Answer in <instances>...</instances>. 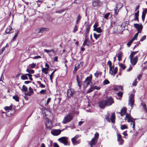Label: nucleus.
Segmentation results:
<instances>
[{"instance_id": "nucleus-1", "label": "nucleus", "mask_w": 147, "mask_h": 147, "mask_svg": "<svg viewBox=\"0 0 147 147\" xmlns=\"http://www.w3.org/2000/svg\"><path fill=\"white\" fill-rule=\"evenodd\" d=\"M127 108L124 107L121 110L120 112L119 113L120 114L121 116L124 115L126 114L125 120H126L127 119V121L128 122H131V125H132V128L133 130L135 129V123L134 120L136 119L133 118L130 115V114L126 113Z\"/></svg>"}, {"instance_id": "nucleus-2", "label": "nucleus", "mask_w": 147, "mask_h": 147, "mask_svg": "<svg viewBox=\"0 0 147 147\" xmlns=\"http://www.w3.org/2000/svg\"><path fill=\"white\" fill-rule=\"evenodd\" d=\"M73 117L71 113H69L66 115L63 119L62 123L66 124L67 122H70L73 119Z\"/></svg>"}, {"instance_id": "nucleus-3", "label": "nucleus", "mask_w": 147, "mask_h": 147, "mask_svg": "<svg viewBox=\"0 0 147 147\" xmlns=\"http://www.w3.org/2000/svg\"><path fill=\"white\" fill-rule=\"evenodd\" d=\"M92 76L90 75L89 76L87 77L83 83V86L84 88H86L90 84V83L91 82L92 80Z\"/></svg>"}, {"instance_id": "nucleus-4", "label": "nucleus", "mask_w": 147, "mask_h": 147, "mask_svg": "<svg viewBox=\"0 0 147 147\" xmlns=\"http://www.w3.org/2000/svg\"><path fill=\"white\" fill-rule=\"evenodd\" d=\"M92 76L90 75L89 76L87 77L83 83V86L84 88H86L90 84V83L91 82L92 80Z\"/></svg>"}, {"instance_id": "nucleus-5", "label": "nucleus", "mask_w": 147, "mask_h": 147, "mask_svg": "<svg viewBox=\"0 0 147 147\" xmlns=\"http://www.w3.org/2000/svg\"><path fill=\"white\" fill-rule=\"evenodd\" d=\"M79 135H77L71 139L72 142L74 145H76L80 142V139H78Z\"/></svg>"}, {"instance_id": "nucleus-6", "label": "nucleus", "mask_w": 147, "mask_h": 147, "mask_svg": "<svg viewBox=\"0 0 147 147\" xmlns=\"http://www.w3.org/2000/svg\"><path fill=\"white\" fill-rule=\"evenodd\" d=\"M84 75L82 73H80L78 75H77L76 76V79L78 85L80 88L81 86V83L82 82V79L84 78Z\"/></svg>"}, {"instance_id": "nucleus-7", "label": "nucleus", "mask_w": 147, "mask_h": 147, "mask_svg": "<svg viewBox=\"0 0 147 147\" xmlns=\"http://www.w3.org/2000/svg\"><path fill=\"white\" fill-rule=\"evenodd\" d=\"M106 100V105L107 106L111 105L113 103H114V101L111 96H107Z\"/></svg>"}, {"instance_id": "nucleus-8", "label": "nucleus", "mask_w": 147, "mask_h": 147, "mask_svg": "<svg viewBox=\"0 0 147 147\" xmlns=\"http://www.w3.org/2000/svg\"><path fill=\"white\" fill-rule=\"evenodd\" d=\"M134 94H131L130 96L129 100V104H130V106L132 108L133 107L134 102Z\"/></svg>"}, {"instance_id": "nucleus-9", "label": "nucleus", "mask_w": 147, "mask_h": 147, "mask_svg": "<svg viewBox=\"0 0 147 147\" xmlns=\"http://www.w3.org/2000/svg\"><path fill=\"white\" fill-rule=\"evenodd\" d=\"M130 59V62L133 65H135L137 63L138 59V57L137 56L135 57H129Z\"/></svg>"}, {"instance_id": "nucleus-10", "label": "nucleus", "mask_w": 147, "mask_h": 147, "mask_svg": "<svg viewBox=\"0 0 147 147\" xmlns=\"http://www.w3.org/2000/svg\"><path fill=\"white\" fill-rule=\"evenodd\" d=\"M67 139L68 138L66 137H61L58 139V140L61 143L64 144L65 145H66L67 144Z\"/></svg>"}, {"instance_id": "nucleus-11", "label": "nucleus", "mask_w": 147, "mask_h": 147, "mask_svg": "<svg viewBox=\"0 0 147 147\" xmlns=\"http://www.w3.org/2000/svg\"><path fill=\"white\" fill-rule=\"evenodd\" d=\"M106 104V100H105L101 101L98 103L99 106L101 109H104L106 106H107Z\"/></svg>"}, {"instance_id": "nucleus-12", "label": "nucleus", "mask_w": 147, "mask_h": 147, "mask_svg": "<svg viewBox=\"0 0 147 147\" xmlns=\"http://www.w3.org/2000/svg\"><path fill=\"white\" fill-rule=\"evenodd\" d=\"M134 26L137 29L138 32L140 33L141 32L142 28V26L141 24H134Z\"/></svg>"}, {"instance_id": "nucleus-13", "label": "nucleus", "mask_w": 147, "mask_h": 147, "mask_svg": "<svg viewBox=\"0 0 147 147\" xmlns=\"http://www.w3.org/2000/svg\"><path fill=\"white\" fill-rule=\"evenodd\" d=\"M64 129H63L62 130L59 129H54L51 131V134L54 136H57L59 135L62 131H63Z\"/></svg>"}, {"instance_id": "nucleus-14", "label": "nucleus", "mask_w": 147, "mask_h": 147, "mask_svg": "<svg viewBox=\"0 0 147 147\" xmlns=\"http://www.w3.org/2000/svg\"><path fill=\"white\" fill-rule=\"evenodd\" d=\"M46 126L47 128L51 129L52 126V121L51 120H48L46 122Z\"/></svg>"}, {"instance_id": "nucleus-15", "label": "nucleus", "mask_w": 147, "mask_h": 147, "mask_svg": "<svg viewBox=\"0 0 147 147\" xmlns=\"http://www.w3.org/2000/svg\"><path fill=\"white\" fill-rule=\"evenodd\" d=\"M74 93V90L72 89H69L67 91V95L68 97L70 98L73 96V94Z\"/></svg>"}, {"instance_id": "nucleus-16", "label": "nucleus", "mask_w": 147, "mask_h": 147, "mask_svg": "<svg viewBox=\"0 0 147 147\" xmlns=\"http://www.w3.org/2000/svg\"><path fill=\"white\" fill-rule=\"evenodd\" d=\"M29 91L27 93H24L26 95L30 96L32 94L34 93V92L32 88L31 87H29Z\"/></svg>"}, {"instance_id": "nucleus-17", "label": "nucleus", "mask_w": 147, "mask_h": 147, "mask_svg": "<svg viewBox=\"0 0 147 147\" xmlns=\"http://www.w3.org/2000/svg\"><path fill=\"white\" fill-rule=\"evenodd\" d=\"M108 64L109 65V73L111 75H113V72L112 69V63L111 61H109L108 62Z\"/></svg>"}, {"instance_id": "nucleus-18", "label": "nucleus", "mask_w": 147, "mask_h": 147, "mask_svg": "<svg viewBox=\"0 0 147 147\" xmlns=\"http://www.w3.org/2000/svg\"><path fill=\"white\" fill-rule=\"evenodd\" d=\"M39 29V30L38 32V33H42L44 32L48 31L49 30L48 28H40Z\"/></svg>"}, {"instance_id": "nucleus-19", "label": "nucleus", "mask_w": 147, "mask_h": 147, "mask_svg": "<svg viewBox=\"0 0 147 147\" xmlns=\"http://www.w3.org/2000/svg\"><path fill=\"white\" fill-rule=\"evenodd\" d=\"M89 42V39L86 36L85 39L84 41L83 44V46H84L85 45H87L88 46H89V45L88 44Z\"/></svg>"}, {"instance_id": "nucleus-20", "label": "nucleus", "mask_w": 147, "mask_h": 147, "mask_svg": "<svg viewBox=\"0 0 147 147\" xmlns=\"http://www.w3.org/2000/svg\"><path fill=\"white\" fill-rule=\"evenodd\" d=\"M97 140L94 138L92 139L90 143V145L92 146L94 145H95L97 142Z\"/></svg>"}, {"instance_id": "nucleus-21", "label": "nucleus", "mask_w": 147, "mask_h": 147, "mask_svg": "<svg viewBox=\"0 0 147 147\" xmlns=\"http://www.w3.org/2000/svg\"><path fill=\"white\" fill-rule=\"evenodd\" d=\"M115 115L114 113H113L111 117V120L113 123H115Z\"/></svg>"}, {"instance_id": "nucleus-22", "label": "nucleus", "mask_w": 147, "mask_h": 147, "mask_svg": "<svg viewBox=\"0 0 147 147\" xmlns=\"http://www.w3.org/2000/svg\"><path fill=\"white\" fill-rule=\"evenodd\" d=\"M117 140L119 142L123 141L121 136L118 133H117Z\"/></svg>"}, {"instance_id": "nucleus-23", "label": "nucleus", "mask_w": 147, "mask_h": 147, "mask_svg": "<svg viewBox=\"0 0 147 147\" xmlns=\"http://www.w3.org/2000/svg\"><path fill=\"white\" fill-rule=\"evenodd\" d=\"M147 13V9H145L143 11L142 15V18H145L146 14Z\"/></svg>"}, {"instance_id": "nucleus-24", "label": "nucleus", "mask_w": 147, "mask_h": 147, "mask_svg": "<svg viewBox=\"0 0 147 147\" xmlns=\"http://www.w3.org/2000/svg\"><path fill=\"white\" fill-rule=\"evenodd\" d=\"M86 36H87V34L88 33L90 29V25H89V24L88 25H87V24L86 25Z\"/></svg>"}, {"instance_id": "nucleus-25", "label": "nucleus", "mask_w": 147, "mask_h": 147, "mask_svg": "<svg viewBox=\"0 0 147 147\" xmlns=\"http://www.w3.org/2000/svg\"><path fill=\"white\" fill-rule=\"evenodd\" d=\"M12 29V28L11 26H9L6 29L5 32L6 33L9 34Z\"/></svg>"}, {"instance_id": "nucleus-26", "label": "nucleus", "mask_w": 147, "mask_h": 147, "mask_svg": "<svg viewBox=\"0 0 147 147\" xmlns=\"http://www.w3.org/2000/svg\"><path fill=\"white\" fill-rule=\"evenodd\" d=\"M122 54L123 53L121 51H119L117 57L118 58V60L119 61L121 60V57Z\"/></svg>"}, {"instance_id": "nucleus-27", "label": "nucleus", "mask_w": 147, "mask_h": 147, "mask_svg": "<svg viewBox=\"0 0 147 147\" xmlns=\"http://www.w3.org/2000/svg\"><path fill=\"white\" fill-rule=\"evenodd\" d=\"M22 91L25 92H26L28 91V88L27 87L24 85L22 86V89L21 90Z\"/></svg>"}, {"instance_id": "nucleus-28", "label": "nucleus", "mask_w": 147, "mask_h": 147, "mask_svg": "<svg viewBox=\"0 0 147 147\" xmlns=\"http://www.w3.org/2000/svg\"><path fill=\"white\" fill-rule=\"evenodd\" d=\"M48 68H42V72L45 74H47Z\"/></svg>"}, {"instance_id": "nucleus-29", "label": "nucleus", "mask_w": 147, "mask_h": 147, "mask_svg": "<svg viewBox=\"0 0 147 147\" xmlns=\"http://www.w3.org/2000/svg\"><path fill=\"white\" fill-rule=\"evenodd\" d=\"M109 112H107V114L105 115V118L106 120L108 122H110V119L109 118Z\"/></svg>"}, {"instance_id": "nucleus-30", "label": "nucleus", "mask_w": 147, "mask_h": 147, "mask_svg": "<svg viewBox=\"0 0 147 147\" xmlns=\"http://www.w3.org/2000/svg\"><path fill=\"white\" fill-rule=\"evenodd\" d=\"M139 51H136L134 52H131V54L130 55L129 57H133Z\"/></svg>"}, {"instance_id": "nucleus-31", "label": "nucleus", "mask_w": 147, "mask_h": 147, "mask_svg": "<svg viewBox=\"0 0 147 147\" xmlns=\"http://www.w3.org/2000/svg\"><path fill=\"white\" fill-rule=\"evenodd\" d=\"M21 79L22 80L28 79V77L27 76V75H26V74L22 75L21 76Z\"/></svg>"}, {"instance_id": "nucleus-32", "label": "nucleus", "mask_w": 147, "mask_h": 147, "mask_svg": "<svg viewBox=\"0 0 147 147\" xmlns=\"http://www.w3.org/2000/svg\"><path fill=\"white\" fill-rule=\"evenodd\" d=\"M94 31H96L98 33H100L102 32V30L100 27H98L96 28L94 30H93Z\"/></svg>"}, {"instance_id": "nucleus-33", "label": "nucleus", "mask_w": 147, "mask_h": 147, "mask_svg": "<svg viewBox=\"0 0 147 147\" xmlns=\"http://www.w3.org/2000/svg\"><path fill=\"white\" fill-rule=\"evenodd\" d=\"M4 109L6 111L11 110L12 109V105H11L9 107H4Z\"/></svg>"}, {"instance_id": "nucleus-34", "label": "nucleus", "mask_w": 147, "mask_h": 147, "mask_svg": "<svg viewBox=\"0 0 147 147\" xmlns=\"http://www.w3.org/2000/svg\"><path fill=\"white\" fill-rule=\"evenodd\" d=\"M139 33V32H138L131 39L132 40L134 41L137 38L138 36V34Z\"/></svg>"}, {"instance_id": "nucleus-35", "label": "nucleus", "mask_w": 147, "mask_h": 147, "mask_svg": "<svg viewBox=\"0 0 147 147\" xmlns=\"http://www.w3.org/2000/svg\"><path fill=\"white\" fill-rule=\"evenodd\" d=\"M44 51L45 52H47L48 53L49 52H52L53 53H55V52L54 51L53 49H51V50H47L46 49H45L44 50Z\"/></svg>"}, {"instance_id": "nucleus-36", "label": "nucleus", "mask_w": 147, "mask_h": 147, "mask_svg": "<svg viewBox=\"0 0 147 147\" xmlns=\"http://www.w3.org/2000/svg\"><path fill=\"white\" fill-rule=\"evenodd\" d=\"M26 71L28 73H30L31 74H33L34 73V71L32 69H27L26 70Z\"/></svg>"}, {"instance_id": "nucleus-37", "label": "nucleus", "mask_w": 147, "mask_h": 147, "mask_svg": "<svg viewBox=\"0 0 147 147\" xmlns=\"http://www.w3.org/2000/svg\"><path fill=\"white\" fill-rule=\"evenodd\" d=\"M114 65H113V66L112 67V68H113V75L114 74V75L117 72V67H116L115 68H114Z\"/></svg>"}, {"instance_id": "nucleus-38", "label": "nucleus", "mask_w": 147, "mask_h": 147, "mask_svg": "<svg viewBox=\"0 0 147 147\" xmlns=\"http://www.w3.org/2000/svg\"><path fill=\"white\" fill-rule=\"evenodd\" d=\"M13 98L17 102H18L19 101V97L17 95L13 96Z\"/></svg>"}, {"instance_id": "nucleus-39", "label": "nucleus", "mask_w": 147, "mask_h": 147, "mask_svg": "<svg viewBox=\"0 0 147 147\" xmlns=\"http://www.w3.org/2000/svg\"><path fill=\"white\" fill-rule=\"evenodd\" d=\"M37 83L39 84L40 87L41 88H44L45 87V86L42 84L40 81H37Z\"/></svg>"}, {"instance_id": "nucleus-40", "label": "nucleus", "mask_w": 147, "mask_h": 147, "mask_svg": "<svg viewBox=\"0 0 147 147\" xmlns=\"http://www.w3.org/2000/svg\"><path fill=\"white\" fill-rule=\"evenodd\" d=\"M36 64L33 63L32 64H30L28 66V67L29 68H34L35 66H36Z\"/></svg>"}, {"instance_id": "nucleus-41", "label": "nucleus", "mask_w": 147, "mask_h": 147, "mask_svg": "<svg viewBox=\"0 0 147 147\" xmlns=\"http://www.w3.org/2000/svg\"><path fill=\"white\" fill-rule=\"evenodd\" d=\"M100 35V34H96L94 33V38L96 40L98 38Z\"/></svg>"}, {"instance_id": "nucleus-42", "label": "nucleus", "mask_w": 147, "mask_h": 147, "mask_svg": "<svg viewBox=\"0 0 147 147\" xmlns=\"http://www.w3.org/2000/svg\"><path fill=\"white\" fill-rule=\"evenodd\" d=\"M56 71V70H54L53 72L52 73L50 76V79L51 80V82H53V80H52V76H53V75L54 73Z\"/></svg>"}, {"instance_id": "nucleus-43", "label": "nucleus", "mask_w": 147, "mask_h": 147, "mask_svg": "<svg viewBox=\"0 0 147 147\" xmlns=\"http://www.w3.org/2000/svg\"><path fill=\"white\" fill-rule=\"evenodd\" d=\"M110 82L109 81L107 80V79H105L103 82V84L104 85H107V84H109Z\"/></svg>"}, {"instance_id": "nucleus-44", "label": "nucleus", "mask_w": 147, "mask_h": 147, "mask_svg": "<svg viewBox=\"0 0 147 147\" xmlns=\"http://www.w3.org/2000/svg\"><path fill=\"white\" fill-rule=\"evenodd\" d=\"M121 130H123L124 129H127V127L125 125H122L121 126Z\"/></svg>"}, {"instance_id": "nucleus-45", "label": "nucleus", "mask_w": 147, "mask_h": 147, "mask_svg": "<svg viewBox=\"0 0 147 147\" xmlns=\"http://www.w3.org/2000/svg\"><path fill=\"white\" fill-rule=\"evenodd\" d=\"M94 90V89L93 87H91L87 91V93H89L92 92Z\"/></svg>"}, {"instance_id": "nucleus-46", "label": "nucleus", "mask_w": 147, "mask_h": 147, "mask_svg": "<svg viewBox=\"0 0 147 147\" xmlns=\"http://www.w3.org/2000/svg\"><path fill=\"white\" fill-rule=\"evenodd\" d=\"M78 27L76 25H75V28L73 30V32L74 33H75L76 31L78 30Z\"/></svg>"}, {"instance_id": "nucleus-47", "label": "nucleus", "mask_w": 147, "mask_h": 147, "mask_svg": "<svg viewBox=\"0 0 147 147\" xmlns=\"http://www.w3.org/2000/svg\"><path fill=\"white\" fill-rule=\"evenodd\" d=\"M139 13V10L137 12L135 13V18H138Z\"/></svg>"}, {"instance_id": "nucleus-48", "label": "nucleus", "mask_w": 147, "mask_h": 147, "mask_svg": "<svg viewBox=\"0 0 147 147\" xmlns=\"http://www.w3.org/2000/svg\"><path fill=\"white\" fill-rule=\"evenodd\" d=\"M117 94L118 96L122 97L123 93L121 92H119L118 93H117Z\"/></svg>"}, {"instance_id": "nucleus-49", "label": "nucleus", "mask_w": 147, "mask_h": 147, "mask_svg": "<svg viewBox=\"0 0 147 147\" xmlns=\"http://www.w3.org/2000/svg\"><path fill=\"white\" fill-rule=\"evenodd\" d=\"M138 81H137V80L136 79L134 82L132 84V85L134 86H136L137 83L138 82Z\"/></svg>"}, {"instance_id": "nucleus-50", "label": "nucleus", "mask_w": 147, "mask_h": 147, "mask_svg": "<svg viewBox=\"0 0 147 147\" xmlns=\"http://www.w3.org/2000/svg\"><path fill=\"white\" fill-rule=\"evenodd\" d=\"M110 15V13H108L104 14V17L105 18H108L109 15Z\"/></svg>"}, {"instance_id": "nucleus-51", "label": "nucleus", "mask_w": 147, "mask_h": 147, "mask_svg": "<svg viewBox=\"0 0 147 147\" xmlns=\"http://www.w3.org/2000/svg\"><path fill=\"white\" fill-rule=\"evenodd\" d=\"M119 6H120L119 8L120 9L123 7V5L122 3H119L117 4V8H118V7Z\"/></svg>"}, {"instance_id": "nucleus-52", "label": "nucleus", "mask_w": 147, "mask_h": 147, "mask_svg": "<svg viewBox=\"0 0 147 147\" xmlns=\"http://www.w3.org/2000/svg\"><path fill=\"white\" fill-rule=\"evenodd\" d=\"M115 22L112 21H111V26L112 27H113L115 25Z\"/></svg>"}, {"instance_id": "nucleus-53", "label": "nucleus", "mask_w": 147, "mask_h": 147, "mask_svg": "<svg viewBox=\"0 0 147 147\" xmlns=\"http://www.w3.org/2000/svg\"><path fill=\"white\" fill-rule=\"evenodd\" d=\"M134 41L133 40H132V39H131V40H130L127 43V45L129 47L130 45H131V43H132V42L133 41Z\"/></svg>"}, {"instance_id": "nucleus-54", "label": "nucleus", "mask_w": 147, "mask_h": 147, "mask_svg": "<svg viewBox=\"0 0 147 147\" xmlns=\"http://www.w3.org/2000/svg\"><path fill=\"white\" fill-rule=\"evenodd\" d=\"M92 5L94 7H96L97 5H98L97 4V3L95 1H93L92 2Z\"/></svg>"}, {"instance_id": "nucleus-55", "label": "nucleus", "mask_w": 147, "mask_h": 147, "mask_svg": "<svg viewBox=\"0 0 147 147\" xmlns=\"http://www.w3.org/2000/svg\"><path fill=\"white\" fill-rule=\"evenodd\" d=\"M26 75H27V76H28V77H29V80H33V79H32V75L30 74H26Z\"/></svg>"}, {"instance_id": "nucleus-56", "label": "nucleus", "mask_w": 147, "mask_h": 147, "mask_svg": "<svg viewBox=\"0 0 147 147\" xmlns=\"http://www.w3.org/2000/svg\"><path fill=\"white\" fill-rule=\"evenodd\" d=\"M99 136V134H98L96 132V133L94 135V137L95 138H94L95 139H96V140H97Z\"/></svg>"}, {"instance_id": "nucleus-57", "label": "nucleus", "mask_w": 147, "mask_h": 147, "mask_svg": "<svg viewBox=\"0 0 147 147\" xmlns=\"http://www.w3.org/2000/svg\"><path fill=\"white\" fill-rule=\"evenodd\" d=\"M146 38V36L145 35L144 36L142 37L140 39V41H143V40H145Z\"/></svg>"}, {"instance_id": "nucleus-58", "label": "nucleus", "mask_w": 147, "mask_h": 147, "mask_svg": "<svg viewBox=\"0 0 147 147\" xmlns=\"http://www.w3.org/2000/svg\"><path fill=\"white\" fill-rule=\"evenodd\" d=\"M120 67L123 69H124L125 68V67L123 64H121L120 65Z\"/></svg>"}, {"instance_id": "nucleus-59", "label": "nucleus", "mask_w": 147, "mask_h": 147, "mask_svg": "<svg viewBox=\"0 0 147 147\" xmlns=\"http://www.w3.org/2000/svg\"><path fill=\"white\" fill-rule=\"evenodd\" d=\"M93 87L94 89V90L95 89L99 90L100 88V87L99 86L98 87L96 86H94Z\"/></svg>"}, {"instance_id": "nucleus-60", "label": "nucleus", "mask_w": 147, "mask_h": 147, "mask_svg": "<svg viewBox=\"0 0 147 147\" xmlns=\"http://www.w3.org/2000/svg\"><path fill=\"white\" fill-rule=\"evenodd\" d=\"M46 92V90H42L40 91V93L41 94H45Z\"/></svg>"}, {"instance_id": "nucleus-61", "label": "nucleus", "mask_w": 147, "mask_h": 147, "mask_svg": "<svg viewBox=\"0 0 147 147\" xmlns=\"http://www.w3.org/2000/svg\"><path fill=\"white\" fill-rule=\"evenodd\" d=\"M18 32H16L15 33V35L13 37V39H12V40H15L16 38H17V36H18Z\"/></svg>"}, {"instance_id": "nucleus-62", "label": "nucleus", "mask_w": 147, "mask_h": 147, "mask_svg": "<svg viewBox=\"0 0 147 147\" xmlns=\"http://www.w3.org/2000/svg\"><path fill=\"white\" fill-rule=\"evenodd\" d=\"M96 1L98 5L99 6H100L102 4V2L98 0Z\"/></svg>"}, {"instance_id": "nucleus-63", "label": "nucleus", "mask_w": 147, "mask_h": 147, "mask_svg": "<svg viewBox=\"0 0 147 147\" xmlns=\"http://www.w3.org/2000/svg\"><path fill=\"white\" fill-rule=\"evenodd\" d=\"M143 106L144 110L146 112H147V108L146 107V104L144 105Z\"/></svg>"}, {"instance_id": "nucleus-64", "label": "nucleus", "mask_w": 147, "mask_h": 147, "mask_svg": "<svg viewBox=\"0 0 147 147\" xmlns=\"http://www.w3.org/2000/svg\"><path fill=\"white\" fill-rule=\"evenodd\" d=\"M53 146L54 147H60L58 144L56 143H54Z\"/></svg>"}]
</instances>
